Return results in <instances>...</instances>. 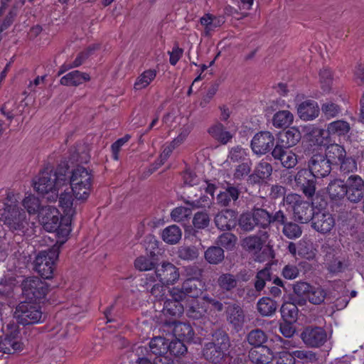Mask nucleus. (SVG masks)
I'll return each mask as SVG.
<instances>
[{"mask_svg": "<svg viewBox=\"0 0 364 364\" xmlns=\"http://www.w3.org/2000/svg\"><path fill=\"white\" fill-rule=\"evenodd\" d=\"M33 188L48 201L58 199L62 213L53 205L43 206L38 214L39 223L48 232H55L57 243L64 244L71 232V224L77 213L76 204L70 192H68V178L63 173L41 172L33 181Z\"/></svg>", "mask_w": 364, "mask_h": 364, "instance_id": "1", "label": "nucleus"}, {"mask_svg": "<svg viewBox=\"0 0 364 364\" xmlns=\"http://www.w3.org/2000/svg\"><path fill=\"white\" fill-rule=\"evenodd\" d=\"M18 194L9 192L0 201V220L10 230L23 235L28 234L30 224L26 213L19 206Z\"/></svg>", "mask_w": 364, "mask_h": 364, "instance_id": "2", "label": "nucleus"}, {"mask_svg": "<svg viewBox=\"0 0 364 364\" xmlns=\"http://www.w3.org/2000/svg\"><path fill=\"white\" fill-rule=\"evenodd\" d=\"M47 172V171H46ZM50 173H63L68 178V192H70L76 204V210L79 203H85L89 198L92 190L94 176L92 171L82 166H77L67 176L61 171Z\"/></svg>", "mask_w": 364, "mask_h": 364, "instance_id": "3", "label": "nucleus"}, {"mask_svg": "<svg viewBox=\"0 0 364 364\" xmlns=\"http://www.w3.org/2000/svg\"><path fill=\"white\" fill-rule=\"evenodd\" d=\"M180 277L179 269L173 264L168 262H163L155 267L154 276L151 277V281L158 282L161 287L154 285L151 293L156 297H160L159 293L164 287H168L176 284Z\"/></svg>", "mask_w": 364, "mask_h": 364, "instance_id": "4", "label": "nucleus"}, {"mask_svg": "<svg viewBox=\"0 0 364 364\" xmlns=\"http://www.w3.org/2000/svg\"><path fill=\"white\" fill-rule=\"evenodd\" d=\"M283 205L287 210L292 212L296 220L306 223L310 221L314 212L310 203L302 199L301 196L297 194H288L284 198Z\"/></svg>", "mask_w": 364, "mask_h": 364, "instance_id": "5", "label": "nucleus"}, {"mask_svg": "<svg viewBox=\"0 0 364 364\" xmlns=\"http://www.w3.org/2000/svg\"><path fill=\"white\" fill-rule=\"evenodd\" d=\"M14 317L23 325L38 323L43 321V313L36 301H26L17 305Z\"/></svg>", "mask_w": 364, "mask_h": 364, "instance_id": "6", "label": "nucleus"}, {"mask_svg": "<svg viewBox=\"0 0 364 364\" xmlns=\"http://www.w3.org/2000/svg\"><path fill=\"white\" fill-rule=\"evenodd\" d=\"M350 130V126L346 121L340 119L330 122L326 129H319L316 136V143L321 146H326L331 138L345 137Z\"/></svg>", "mask_w": 364, "mask_h": 364, "instance_id": "7", "label": "nucleus"}, {"mask_svg": "<svg viewBox=\"0 0 364 364\" xmlns=\"http://www.w3.org/2000/svg\"><path fill=\"white\" fill-rule=\"evenodd\" d=\"M59 252L57 248L40 252L35 259L36 271L45 279H51Z\"/></svg>", "mask_w": 364, "mask_h": 364, "instance_id": "8", "label": "nucleus"}, {"mask_svg": "<svg viewBox=\"0 0 364 364\" xmlns=\"http://www.w3.org/2000/svg\"><path fill=\"white\" fill-rule=\"evenodd\" d=\"M230 348V340L227 335L220 333L214 342L208 343L203 349L204 357L215 363H218L227 355Z\"/></svg>", "mask_w": 364, "mask_h": 364, "instance_id": "9", "label": "nucleus"}, {"mask_svg": "<svg viewBox=\"0 0 364 364\" xmlns=\"http://www.w3.org/2000/svg\"><path fill=\"white\" fill-rule=\"evenodd\" d=\"M8 331L5 336L0 340V352L12 354L22 351L24 344L19 338L18 326L14 323L7 326Z\"/></svg>", "mask_w": 364, "mask_h": 364, "instance_id": "10", "label": "nucleus"}, {"mask_svg": "<svg viewBox=\"0 0 364 364\" xmlns=\"http://www.w3.org/2000/svg\"><path fill=\"white\" fill-rule=\"evenodd\" d=\"M22 294L29 301H36L45 297L48 285L38 277H28L22 282Z\"/></svg>", "mask_w": 364, "mask_h": 364, "instance_id": "11", "label": "nucleus"}, {"mask_svg": "<svg viewBox=\"0 0 364 364\" xmlns=\"http://www.w3.org/2000/svg\"><path fill=\"white\" fill-rule=\"evenodd\" d=\"M264 240L260 237L252 235L243 240L242 245L254 255L255 260L262 262L273 257L272 251L269 246H264Z\"/></svg>", "mask_w": 364, "mask_h": 364, "instance_id": "12", "label": "nucleus"}, {"mask_svg": "<svg viewBox=\"0 0 364 364\" xmlns=\"http://www.w3.org/2000/svg\"><path fill=\"white\" fill-rule=\"evenodd\" d=\"M274 144V137L269 132L257 133L251 141L252 151L257 155H263L269 152Z\"/></svg>", "mask_w": 364, "mask_h": 364, "instance_id": "13", "label": "nucleus"}, {"mask_svg": "<svg viewBox=\"0 0 364 364\" xmlns=\"http://www.w3.org/2000/svg\"><path fill=\"white\" fill-rule=\"evenodd\" d=\"M311 220L312 228L321 234L330 232L336 224L333 215L324 210L314 213Z\"/></svg>", "mask_w": 364, "mask_h": 364, "instance_id": "14", "label": "nucleus"}, {"mask_svg": "<svg viewBox=\"0 0 364 364\" xmlns=\"http://www.w3.org/2000/svg\"><path fill=\"white\" fill-rule=\"evenodd\" d=\"M198 281L188 279L183 283L182 288H172L169 290L170 296L173 299H195L201 294V289L198 287Z\"/></svg>", "mask_w": 364, "mask_h": 364, "instance_id": "15", "label": "nucleus"}, {"mask_svg": "<svg viewBox=\"0 0 364 364\" xmlns=\"http://www.w3.org/2000/svg\"><path fill=\"white\" fill-rule=\"evenodd\" d=\"M200 196L196 199H191L187 203L193 208H206L210 207L213 200V193L215 191L214 184L208 181H203L200 185Z\"/></svg>", "mask_w": 364, "mask_h": 364, "instance_id": "16", "label": "nucleus"}, {"mask_svg": "<svg viewBox=\"0 0 364 364\" xmlns=\"http://www.w3.org/2000/svg\"><path fill=\"white\" fill-rule=\"evenodd\" d=\"M301 338L306 346L317 348L325 343L327 334L321 327H307L301 333Z\"/></svg>", "mask_w": 364, "mask_h": 364, "instance_id": "17", "label": "nucleus"}, {"mask_svg": "<svg viewBox=\"0 0 364 364\" xmlns=\"http://www.w3.org/2000/svg\"><path fill=\"white\" fill-rule=\"evenodd\" d=\"M346 190L348 199L353 203H358L363 198L364 181L358 175H351L346 182Z\"/></svg>", "mask_w": 364, "mask_h": 364, "instance_id": "18", "label": "nucleus"}, {"mask_svg": "<svg viewBox=\"0 0 364 364\" xmlns=\"http://www.w3.org/2000/svg\"><path fill=\"white\" fill-rule=\"evenodd\" d=\"M272 157L279 161L281 165L285 168H294L298 163V155L293 149L275 146L272 151Z\"/></svg>", "mask_w": 364, "mask_h": 364, "instance_id": "19", "label": "nucleus"}, {"mask_svg": "<svg viewBox=\"0 0 364 364\" xmlns=\"http://www.w3.org/2000/svg\"><path fill=\"white\" fill-rule=\"evenodd\" d=\"M309 171L316 177L327 176L331 171V166L324 155L314 154L309 161Z\"/></svg>", "mask_w": 364, "mask_h": 364, "instance_id": "20", "label": "nucleus"}, {"mask_svg": "<svg viewBox=\"0 0 364 364\" xmlns=\"http://www.w3.org/2000/svg\"><path fill=\"white\" fill-rule=\"evenodd\" d=\"M314 177L315 176L306 169L300 170L295 176V181L297 186L302 190L303 193L307 197H311L315 193Z\"/></svg>", "mask_w": 364, "mask_h": 364, "instance_id": "21", "label": "nucleus"}, {"mask_svg": "<svg viewBox=\"0 0 364 364\" xmlns=\"http://www.w3.org/2000/svg\"><path fill=\"white\" fill-rule=\"evenodd\" d=\"M297 113L302 120H313L318 117L320 108L316 101L306 100L297 106Z\"/></svg>", "mask_w": 364, "mask_h": 364, "instance_id": "22", "label": "nucleus"}, {"mask_svg": "<svg viewBox=\"0 0 364 364\" xmlns=\"http://www.w3.org/2000/svg\"><path fill=\"white\" fill-rule=\"evenodd\" d=\"M249 357L251 361L256 364H269L275 355L269 348L264 346L252 349Z\"/></svg>", "mask_w": 364, "mask_h": 364, "instance_id": "23", "label": "nucleus"}, {"mask_svg": "<svg viewBox=\"0 0 364 364\" xmlns=\"http://www.w3.org/2000/svg\"><path fill=\"white\" fill-rule=\"evenodd\" d=\"M215 223L220 230H230L236 226L237 214L233 210H226L215 216Z\"/></svg>", "mask_w": 364, "mask_h": 364, "instance_id": "24", "label": "nucleus"}, {"mask_svg": "<svg viewBox=\"0 0 364 364\" xmlns=\"http://www.w3.org/2000/svg\"><path fill=\"white\" fill-rule=\"evenodd\" d=\"M301 137V135L299 130L295 127H292L286 132L280 134L276 146L290 149L297 144Z\"/></svg>", "mask_w": 364, "mask_h": 364, "instance_id": "25", "label": "nucleus"}, {"mask_svg": "<svg viewBox=\"0 0 364 364\" xmlns=\"http://www.w3.org/2000/svg\"><path fill=\"white\" fill-rule=\"evenodd\" d=\"M90 80V75L86 73L73 70L60 78V84L65 86H78Z\"/></svg>", "mask_w": 364, "mask_h": 364, "instance_id": "26", "label": "nucleus"}, {"mask_svg": "<svg viewBox=\"0 0 364 364\" xmlns=\"http://www.w3.org/2000/svg\"><path fill=\"white\" fill-rule=\"evenodd\" d=\"M181 299H167L164 301L162 314L171 318L180 317L184 311L183 306L180 303Z\"/></svg>", "mask_w": 364, "mask_h": 364, "instance_id": "27", "label": "nucleus"}, {"mask_svg": "<svg viewBox=\"0 0 364 364\" xmlns=\"http://www.w3.org/2000/svg\"><path fill=\"white\" fill-rule=\"evenodd\" d=\"M200 23L204 28V35L210 36L212 32L224 23V20L220 16L208 14L200 18Z\"/></svg>", "mask_w": 364, "mask_h": 364, "instance_id": "28", "label": "nucleus"}, {"mask_svg": "<svg viewBox=\"0 0 364 364\" xmlns=\"http://www.w3.org/2000/svg\"><path fill=\"white\" fill-rule=\"evenodd\" d=\"M346 156V151L342 146L338 144H332L327 146L325 157L330 165H338Z\"/></svg>", "mask_w": 364, "mask_h": 364, "instance_id": "29", "label": "nucleus"}, {"mask_svg": "<svg viewBox=\"0 0 364 364\" xmlns=\"http://www.w3.org/2000/svg\"><path fill=\"white\" fill-rule=\"evenodd\" d=\"M161 237L166 244L176 245L181 240L182 232L178 226L171 225L162 230Z\"/></svg>", "mask_w": 364, "mask_h": 364, "instance_id": "30", "label": "nucleus"}, {"mask_svg": "<svg viewBox=\"0 0 364 364\" xmlns=\"http://www.w3.org/2000/svg\"><path fill=\"white\" fill-rule=\"evenodd\" d=\"M157 71L154 69H148L143 71L136 77L134 83V90H141L146 88L156 78Z\"/></svg>", "mask_w": 364, "mask_h": 364, "instance_id": "31", "label": "nucleus"}, {"mask_svg": "<svg viewBox=\"0 0 364 364\" xmlns=\"http://www.w3.org/2000/svg\"><path fill=\"white\" fill-rule=\"evenodd\" d=\"M208 133L217 141L223 144L228 143L232 138V134L225 129L221 123H216L208 129Z\"/></svg>", "mask_w": 364, "mask_h": 364, "instance_id": "32", "label": "nucleus"}, {"mask_svg": "<svg viewBox=\"0 0 364 364\" xmlns=\"http://www.w3.org/2000/svg\"><path fill=\"white\" fill-rule=\"evenodd\" d=\"M208 312L207 306L204 304V301L201 302L193 299L191 303L186 306V314L188 317L193 319H199L205 316Z\"/></svg>", "mask_w": 364, "mask_h": 364, "instance_id": "33", "label": "nucleus"}, {"mask_svg": "<svg viewBox=\"0 0 364 364\" xmlns=\"http://www.w3.org/2000/svg\"><path fill=\"white\" fill-rule=\"evenodd\" d=\"M294 115L288 110L276 112L272 117V124L276 128H284L291 125L294 121Z\"/></svg>", "mask_w": 364, "mask_h": 364, "instance_id": "34", "label": "nucleus"}, {"mask_svg": "<svg viewBox=\"0 0 364 364\" xmlns=\"http://www.w3.org/2000/svg\"><path fill=\"white\" fill-rule=\"evenodd\" d=\"M173 324V333L176 338L185 341H190L193 338V330L189 324L180 322Z\"/></svg>", "mask_w": 364, "mask_h": 364, "instance_id": "35", "label": "nucleus"}, {"mask_svg": "<svg viewBox=\"0 0 364 364\" xmlns=\"http://www.w3.org/2000/svg\"><path fill=\"white\" fill-rule=\"evenodd\" d=\"M272 172V165L267 161H262L256 166L255 173L250 176V179L255 183H259L260 180L269 178Z\"/></svg>", "mask_w": 364, "mask_h": 364, "instance_id": "36", "label": "nucleus"}, {"mask_svg": "<svg viewBox=\"0 0 364 364\" xmlns=\"http://www.w3.org/2000/svg\"><path fill=\"white\" fill-rule=\"evenodd\" d=\"M328 193L333 200H338L346 196V183L340 179L332 181L328 186Z\"/></svg>", "mask_w": 364, "mask_h": 364, "instance_id": "37", "label": "nucleus"}, {"mask_svg": "<svg viewBox=\"0 0 364 364\" xmlns=\"http://www.w3.org/2000/svg\"><path fill=\"white\" fill-rule=\"evenodd\" d=\"M316 255V250L310 240L302 239L298 242V255L300 257L311 260L315 258Z\"/></svg>", "mask_w": 364, "mask_h": 364, "instance_id": "38", "label": "nucleus"}, {"mask_svg": "<svg viewBox=\"0 0 364 364\" xmlns=\"http://www.w3.org/2000/svg\"><path fill=\"white\" fill-rule=\"evenodd\" d=\"M21 204L29 215L38 214L39 210L42 208L41 207L39 198L31 193L25 196L21 201Z\"/></svg>", "mask_w": 364, "mask_h": 364, "instance_id": "39", "label": "nucleus"}, {"mask_svg": "<svg viewBox=\"0 0 364 364\" xmlns=\"http://www.w3.org/2000/svg\"><path fill=\"white\" fill-rule=\"evenodd\" d=\"M249 151L240 146H235L230 149L228 156V161L233 163H242L246 161H250L249 159Z\"/></svg>", "mask_w": 364, "mask_h": 364, "instance_id": "40", "label": "nucleus"}, {"mask_svg": "<svg viewBox=\"0 0 364 364\" xmlns=\"http://www.w3.org/2000/svg\"><path fill=\"white\" fill-rule=\"evenodd\" d=\"M277 305L274 301L268 297H263L257 302V310L263 316H270L277 310Z\"/></svg>", "mask_w": 364, "mask_h": 364, "instance_id": "41", "label": "nucleus"}, {"mask_svg": "<svg viewBox=\"0 0 364 364\" xmlns=\"http://www.w3.org/2000/svg\"><path fill=\"white\" fill-rule=\"evenodd\" d=\"M319 82L324 93H329L333 89V78L330 69L324 68L319 73Z\"/></svg>", "mask_w": 364, "mask_h": 364, "instance_id": "42", "label": "nucleus"}, {"mask_svg": "<svg viewBox=\"0 0 364 364\" xmlns=\"http://www.w3.org/2000/svg\"><path fill=\"white\" fill-rule=\"evenodd\" d=\"M284 350L278 353L277 355H275L277 359L276 364H296L294 356H293V351L290 352L291 348L289 341L283 342Z\"/></svg>", "mask_w": 364, "mask_h": 364, "instance_id": "43", "label": "nucleus"}, {"mask_svg": "<svg viewBox=\"0 0 364 364\" xmlns=\"http://www.w3.org/2000/svg\"><path fill=\"white\" fill-rule=\"evenodd\" d=\"M151 351L159 355L168 353V342L167 341L161 336L154 338L149 343Z\"/></svg>", "mask_w": 364, "mask_h": 364, "instance_id": "44", "label": "nucleus"}, {"mask_svg": "<svg viewBox=\"0 0 364 364\" xmlns=\"http://www.w3.org/2000/svg\"><path fill=\"white\" fill-rule=\"evenodd\" d=\"M228 319L235 327L241 326L244 322V315L241 309L237 306H229L228 309Z\"/></svg>", "mask_w": 364, "mask_h": 364, "instance_id": "45", "label": "nucleus"}, {"mask_svg": "<svg viewBox=\"0 0 364 364\" xmlns=\"http://www.w3.org/2000/svg\"><path fill=\"white\" fill-rule=\"evenodd\" d=\"M247 339L250 345L258 348L263 346L262 345L267 340V336L263 331L255 329L248 333Z\"/></svg>", "mask_w": 364, "mask_h": 364, "instance_id": "46", "label": "nucleus"}, {"mask_svg": "<svg viewBox=\"0 0 364 364\" xmlns=\"http://www.w3.org/2000/svg\"><path fill=\"white\" fill-rule=\"evenodd\" d=\"M281 314L284 321L294 322L298 315L297 306L293 303H284L281 308Z\"/></svg>", "mask_w": 364, "mask_h": 364, "instance_id": "47", "label": "nucleus"}, {"mask_svg": "<svg viewBox=\"0 0 364 364\" xmlns=\"http://www.w3.org/2000/svg\"><path fill=\"white\" fill-rule=\"evenodd\" d=\"M239 192L235 187H228L225 191L220 192L217 197L218 202L223 205H228L231 200L238 198Z\"/></svg>", "mask_w": 364, "mask_h": 364, "instance_id": "48", "label": "nucleus"}, {"mask_svg": "<svg viewBox=\"0 0 364 364\" xmlns=\"http://www.w3.org/2000/svg\"><path fill=\"white\" fill-rule=\"evenodd\" d=\"M256 225L267 227L272 222V216L264 209H255L251 213Z\"/></svg>", "mask_w": 364, "mask_h": 364, "instance_id": "49", "label": "nucleus"}, {"mask_svg": "<svg viewBox=\"0 0 364 364\" xmlns=\"http://www.w3.org/2000/svg\"><path fill=\"white\" fill-rule=\"evenodd\" d=\"M192 215V211L188 207H177L174 208L171 213V218L177 223H185L189 220Z\"/></svg>", "mask_w": 364, "mask_h": 364, "instance_id": "50", "label": "nucleus"}, {"mask_svg": "<svg viewBox=\"0 0 364 364\" xmlns=\"http://www.w3.org/2000/svg\"><path fill=\"white\" fill-rule=\"evenodd\" d=\"M205 258L210 264H218L224 259L223 250L218 247H211L205 251Z\"/></svg>", "mask_w": 364, "mask_h": 364, "instance_id": "51", "label": "nucleus"}, {"mask_svg": "<svg viewBox=\"0 0 364 364\" xmlns=\"http://www.w3.org/2000/svg\"><path fill=\"white\" fill-rule=\"evenodd\" d=\"M16 279L11 277H4L0 280V296H9L16 287Z\"/></svg>", "mask_w": 364, "mask_h": 364, "instance_id": "52", "label": "nucleus"}, {"mask_svg": "<svg viewBox=\"0 0 364 364\" xmlns=\"http://www.w3.org/2000/svg\"><path fill=\"white\" fill-rule=\"evenodd\" d=\"M168 353L170 355L178 356L187 351V348L181 339H176L168 343Z\"/></svg>", "mask_w": 364, "mask_h": 364, "instance_id": "53", "label": "nucleus"}, {"mask_svg": "<svg viewBox=\"0 0 364 364\" xmlns=\"http://www.w3.org/2000/svg\"><path fill=\"white\" fill-rule=\"evenodd\" d=\"M326 293L319 287L314 286L306 297L314 304H320L324 301Z\"/></svg>", "mask_w": 364, "mask_h": 364, "instance_id": "54", "label": "nucleus"}, {"mask_svg": "<svg viewBox=\"0 0 364 364\" xmlns=\"http://www.w3.org/2000/svg\"><path fill=\"white\" fill-rule=\"evenodd\" d=\"M175 148V145H173L171 143L166 144L164 145L163 150L160 154L158 160L154 164V170L159 168L161 165L164 164V162L168 159Z\"/></svg>", "mask_w": 364, "mask_h": 364, "instance_id": "55", "label": "nucleus"}, {"mask_svg": "<svg viewBox=\"0 0 364 364\" xmlns=\"http://www.w3.org/2000/svg\"><path fill=\"white\" fill-rule=\"evenodd\" d=\"M283 233L289 239L299 237L302 233L301 228L294 223H288L284 225Z\"/></svg>", "mask_w": 364, "mask_h": 364, "instance_id": "56", "label": "nucleus"}, {"mask_svg": "<svg viewBox=\"0 0 364 364\" xmlns=\"http://www.w3.org/2000/svg\"><path fill=\"white\" fill-rule=\"evenodd\" d=\"M321 111L328 119H330L338 115L341 108L338 105L329 102L322 105Z\"/></svg>", "mask_w": 364, "mask_h": 364, "instance_id": "57", "label": "nucleus"}, {"mask_svg": "<svg viewBox=\"0 0 364 364\" xmlns=\"http://www.w3.org/2000/svg\"><path fill=\"white\" fill-rule=\"evenodd\" d=\"M240 228L245 231H251L256 226L255 221L251 213H247L242 214L239 220Z\"/></svg>", "mask_w": 364, "mask_h": 364, "instance_id": "58", "label": "nucleus"}, {"mask_svg": "<svg viewBox=\"0 0 364 364\" xmlns=\"http://www.w3.org/2000/svg\"><path fill=\"white\" fill-rule=\"evenodd\" d=\"M220 287L224 289L229 290L236 286V280L234 277L229 274L221 275L218 279Z\"/></svg>", "mask_w": 364, "mask_h": 364, "instance_id": "59", "label": "nucleus"}, {"mask_svg": "<svg viewBox=\"0 0 364 364\" xmlns=\"http://www.w3.org/2000/svg\"><path fill=\"white\" fill-rule=\"evenodd\" d=\"M338 165H340L341 170L346 173L353 172L357 170V163L352 157H346V156Z\"/></svg>", "mask_w": 364, "mask_h": 364, "instance_id": "60", "label": "nucleus"}, {"mask_svg": "<svg viewBox=\"0 0 364 364\" xmlns=\"http://www.w3.org/2000/svg\"><path fill=\"white\" fill-rule=\"evenodd\" d=\"M198 253L194 247H181L178 250V256L183 259L191 260L196 258Z\"/></svg>", "mask_w": 364, "mask_h": 364, "instance_id": "61", "label": "nucleus"}, {"mask_svg": "<svg viewBox=\"0 0 364 364\" xmlns=\"http://www.w3.org/2000/svg\"><path fill=\"white\" fill-rule=\"evenodd\" d=\"M251 161H246L240 163L235 168L234 176L236 178H242L247 176L251 171Z\"/></svg>", "mask_w": 364, "mask_h": 364, "instance_id": "62", "label": "nucleus"}, {"mask_svg": "<svg viewBox=\"0 0 364 364\" xmlns=\"http://www.w3.org/2000/svg\"><path fill=\"white\" fill-rule=\"evenodd\" d=\"M235 242L236 237L230 232L223 233L218 237V243L227 249L233 247Z\"/></svg>", "mask_w": 364, "mask_h": 364, "instance_id": "63", "label": "nucleus"}, {"mask_svg": "<svg viewBox=\"0 0 364 364\" xmlns=\"http://www.w3.org/2000/svg\"><path fill=\"white\" fill-rule=\"evenodd\" d=\"M134 265L140 271H148L154 267V263L151 259L144 256L138 257L135 260Z\"/></svg>", "mask_w": 364, "mask_h": 364, "instance_id": "64", "label": "nucleus"}]
</instances>
